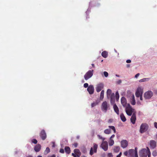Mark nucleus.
Listing matches in <instances>:
<instances>
[{
  "instance_id": "1",
  "label": "nucleus",
  "mask_w": 157,
  "mask_h": 157,
  "mask_svg": "<svg viewBox=\"0 0 157 157\" xmlns=\"http://www.w3.org/2000/svg\"><path fill=\"white\" fill-rule=\"evenodd\" d=\"M139 156L141 157H146L148 156V157H150L151 155V152L150 149L147 147L146 148H143L139 152Z\"/></svg>"
},
{
  "instance_id": "2",
  "label": "nucleus",
  "mask_w": 157,
  "mask_h": 157,
  "mask_svg": "<svg viewBox=\"0 0 157 157\" xmlns=\"http://www.w3.org/2000/svg\"><path fill=\"white\" fill-rule=\"evenodd\" d=\"M125 111L126 114L129 116H131L133 113H136V112L134 109H133L129 104H128L125 107Z\"/></svg>"
},
{
  "instance_id": "3",
  "label": "nucleus",
  "mask_w": 157,
  "mask_h": 157,
  "mask_svg": "<svg viewBox=\"0 0 157 157\" xmlns=\"http://www.w3.org/2000/svg\"><path fill=\"white\" fill-rule=\"evenodd\" d=\"M137 151L136 148L135 150L130 149L128 151H125L124 153V154L128 157H135V155Z\"/></svg>"
},
{
  "instance_id": "4",
  "label": "nucleus",
  "mask_w": 157,
  "mask_h": 157,
  "mask_svg": "<svg viewBox=\"0 0 157 157\" xmlns=\"http://www.w3.org/2000/svg\"><path fill=\"white\" fill-rule=\"evenodd\" d=\"M101 108L103 112L106 113L107 110L110 109V104L108 102L106 101H104L101 104Z\"/></svg>"
},
{
  "instance_id": "5",
  "label": "nucleus",
  "mask_w": 157,
  "mask_h": 157,
  "mask_svg": "<svg viewBox=\"0 0 157 157\" xmlns=\"http://www.w3.org/2000/svg\"><path fill=\"white\" fill-rule=\"evenodd\" d=\"M143 90V88L141 86H139L137 87L135 93V95L137 98H139L140 96L142 95Z\"/></svg>"
},
{
  "instance_id": "6",
  "label": "nucleus",
  "mask_w": 157,
  "mask_h": 157,
  "mask_svg": "<svg viewBox=\"0 0 157 157\" xmlns=\"http://www.w3.org/2000/svg\"><path fill=\"white\" fill-rule=\"evenodd\" d=\"M94 70H89L87 71L84 76V79L86 80H87L91 78L93 74Z\"/></svg>"
},
{
  "instance_id": "7",
  "label": "nucleus",
  "mask_w": 157,
  "mask_h": 157,
  "mask_svg": "<svg viewBox=\"0 0 157 157\" xmlns=\"http://www.w3.org/2000/svg\"><path fill=\"white\" fill-rule=\"evenodd\" d=\"M153 95V93L151 91H148L144 94V97L146 99H150Z\"/></svg>"
},
{
  "instance_id": "8",
  "label": "nucleus",
  "mask_w": 157,
  "mask_h": 157,
  "mask_svg": "<svg viewBox=\"0 0 157 157\" xmlns=\"http://www.w3.org/2000/svg\"><path fill=\"white\" fill-rule=\"evenodd\" d=\"M148 126L145 123L141 124L140 127V132L141 133H143L145 132L148 129Z\"/></svg>"
},
{
  "instance_id": "9",
  "label": "nucleus",
  "mask_w": 157,
  "mask_h": 157,
  "mask_svg": "<svg viewBox=\"0 0 157 157\" xmlns=\"http://www.w3.org/2000/svg\"><path fill=\"white\" fill-rule=\"evenodd\" d=\"M101 147L105 151H107L108 149V144L106 141H102L100 145Z\"/></svg>"
},
{
  "instance_id": "10",
  "label": "nucleus",
  "mask_w": 157,
  "mask_h": 157,
  "mask_svg": "<svg viewBox=\"0 0 157 157\" xmlns=\"http://www.w3.org/2000/svg\"><path fill=\"white\" fill-rule=\"evenodd\" d=\"M93 147H91L90 151V154L91 155H92L94 152L96 153L97 152V149L98 148V145L94 143Z\"/></svg>"
},
{
  "instance_id": "11",
  "label": "nucleus",
  "mask_w": 157,
  "mask_h": 157,
  "mask_svg": "<svg viewBox=\"0 0 157 157\" xmlns=\"http://www.w3.org/2000/svg\"><path fill=\"white\" fill-rule=\"evenodd\" d=\"M109 129H107L105 130L104 132L106 134H109L111 133V131L110 129L113 130L114 133L116 132V129L114 126H109Z\"/></svg>"
},
{
  "instance_id": "12",
  "label": "nucleus",
  "mask_w": 157,
  "mask_h": 157,
  "mask_svg": "<svg viewBox=\"0 0 157 157\" xmlns=\"http://www.w3.org/2000/svg\"><path fill=\"white\" fill-rule=\"evenodd\" d=\"M104 84L102 83H99L97 85L96 90L97 92H99L103 88Z\"/></svg>"
},
{
  "instance_id": "13",
  "label": "nucleus",
  "mask_w": 157,
  "mask_h": 157,
  "mask_svg": "<svg viewBox=\"0 0 157 157\" xmlns=\"http://www.w3.org/2000/svg\"><path fill=\"white\" fill-rule=\"evenodd\" d=\"M128 142L126 140H123L121 142V147L123 148H126L128 146Z\"/></svg>"
},
{
  "instance_id": "14",
  "label": "nucleus",
  "mask_w": 157,
  "mask_h": 157,
  "mask_svg": "<svg viewBox=\"0 0 157 157\" xmlns=\"http://www.w3.org/2000/svg\"><path fill=\"white\" fill-rule=\"evenodd\" d=\"M130 101L131 104L132 105H135L136 102L135 100V96L133 94H132L130 98Z\"/></svg>"
},
{
  "instance_id": "15",
  "label": "nucleus",
  "mask_w": 157,
  "mask_h": 157,
  "mask_svg": "<svg viewBox=\"0 0 157 157\" xmlns=\"http://www.w3.org/2000/svg\"><path fill=\"white\" fill-rule=\"evenodd\" d=\"M121 103L124 107H126L128 104L127 103V101L125 97H122L121 99Z\"/></svg>"
},
{
  "instance_id": "16",
  "label": "nucleus",
  "mask_w": 157,
  "mask_h": 157,
  "mask_svg": "<svg viewBox=\"0 0 157 157\" xmlns=\"http://www.w3.org/2000/svg\"><path fill=\"white\" fill-rule=\"evenodd\" d=\"M87 90L88 91L89 93L91 94L94 93V87L93 85H90L88 87Z\"/></svg>"
},
{
  "instance_id": "17",
  "label": "nucleus",
  "mask_w": 157,
  "mask_h": 157,
  "mask_svg": "<svg viewBox=\"0 0 157 157\" xmlns=\"http://www.w3.org/2000/svg\"><path fill=\"white\" fill-rule=\"evenodd\" d=\"M156 143L155 141L152 140L150 141V147L152 148H154L156 146Z\"/></svg>"
},
{
  "instance_id": "18",
  "label": "nucleus",
  "mask_w": 157,
  "mask_h": 157,
  "mask_svg": "<svg viewBox=\"0 0 157 157\" xmlns=\"http://www.w3.org/2000/svg\"><path fill=\"white\" fill-rule=\"evenodd\" d=\"M110 98V102L111 104H113L115 102V94L112 93L109 97Z\"/></svg>"
},
{
  "instance_id": "19",
  "label": "nucleus",
  "mask_w": 157,
  "mask_h": 157,
  "mask_svg": "<svg viewBox=\"0 0 157 157\" xmlns=\"http://www.w3.org/2000/svg\"><path fill=\"white\" fill-rule=\"evenodd\" d=\"M131 122L134 124L135 123L136 120V113H133L130 119Z\"/></svg>"
},
{
  "instance_id": "20",
  "label": "nucleus",
  "mask_w": 157,
  "mask_h": 157,
  "mask_svg": "<svg viewBox=\"0 0 157 157\" xmlns=\"http://www.w3.org/2000/svg\"><path fill=\"white\" fill-rule=\"evenodd\" d=\"M40 136L43 140H45L46 137V134L44 130H42L40 134Z\"/></svg>"
},
{
  "instance_id": "21",
  "label": "nucleus",
  "mask_w": 157,
  "mask_h": 157,
  "mask_svg": "<svg viewBox=\"0 0 157 157\" xmlns=\"http://www.w3.org/2000/svg\"><path fill=\"white\" fill-rule=\"evenodd\" d=\"M113 105V108L115 112L117 113V114L119 115V109L118 107L117 106L116 104H114V103Z\"/></svg>"
},
{
  "instance_id": "22",
  "label": "nucleus",
  "mask_w": 157,
  "mask_h": 157,
  "mask_svg": "<svg viewBox=\"0 0 157 157\" xmlns=\"http://www.w3.org/2000/svg\"><path fill=\"white\" fill-rule=\"evenodd\" d=\"M41 149V145L40 144H37L34 147V150L36 152L39 151Z\"/></svg>"
},
{
  "instance_id": "23",
  "label": "nucleus",
  "mask_w": 157,
  "mask_h": 157,
  "mask_svg": "<svg viewBox=\"0 0 157 157\" xmlns=\"http://www.w3.org/2000/svg\"><path fill=\"white\" fill-rule=\"evenodd\" d=\"M106 94L107 98H109L110 95L112 94L111 90L110 89H108L107 91Z\"/></svg>"
},
{
  "instance_id": "24",
  "label": "nucleus",
  "mask_w": 157,
  "mask_h": 157,
  "mask_svg": "<svg viewBox=\"0 0 157 157\" xmlns=\"http://www.w3.org/2000/svg\"><path fill=\"white\" fill-rule=\"evenodd\" d=\"M120 117L121 118V119L123 121V122H125L126 121V119L124 115V114L123 113L121 114L120 115Z\"/></svg>"
},
{
  "instance_id": "25",
  "label": "nucleus",
  "mask_w": 157,
  "mask_h": 157,
  "mask_svg": "<svg viewBox=\"0 0 157 157\" xmlns=\"http://www.w3.org/2000/svg\"><path fill=\"white\" fill-rule=\"evenodd\" d=\"M102 56L104 58H106L107 57L108 53L105 51H104L101 53Z\"/></svg>"
},
{
  "instance_id": "26",
  "label": "nucleus",
  "mask_w": 157,
  "mask_h": 157,
  "mask_svg": "<svg viewBox=\"0 0 157 157\" xmlns=\"http://www.w3.org/2000/svg\"><path fill=\"white\" fill-rule=\"evenodd\" d=\"M99 102V101H96L92 103L91 105V106L92 107H94L96 106V105H98Z\"/></svg>"
},
{
  "instance_id": "27",
  "label": "nucleus",
  "mask_w": 157,
  "mask_h": 157,
  "mask_svg": "<svg viewBox=\"0 0 157 157\" xmlns=\"http://www.w3.org/2000/svg\"><path fill=\"white\" fill-rule=\"evenodd\" d=\"M104 90H102L101 93L100 95V99L101 100H102L103 99L104 96Z\"/></svg>"
},
{
  "instance_id": "28",
  "label": "nucleus",
  "mask_w": 157,
  "mask_h": 157,
  "mask_svg": "<svg viewBox=\"0 0 157 157\" xmlns=\"http://www.w3.org/2000/svg\"><path fill=\"white\" fill-rule=\"evenodd\" d=\"M114 141L113 139H109V146H112L114 144Z\"/></svg>"
},
{
  "instance_id": "29",
  "label": "nucleus",
  "mask_w": 157,
  "mask_h": 157,
  "mask_svg": "<svg viewBox=\"0 0 157 157\" xmlns=\"http://www.w3.org/2000/svg\"><path fill=\"white\" fill-rule=\"evenodd\" d=\"M65 151L67 154H69L70 152V149L69 147H66L65 148Z\"/></svg>"
},
{
  "instance_id": "30",
  "label": "nucleus",
  "mask_w": 157,
  "mask_h": 157,
  "mask_svg": "<svg viewBox=\"0 0 157 157\" xmlns=\"http://www.w3.org/2000/svg\"><path fill=\"white\" fill-rule=\"evenodd\" d=\"M150 80L149 78H145L141 79L139 80L140 82H142L148 81Z\"/></svg>"
},
{
  "instance_id": "31",
  "label": "nucleus",
  "mask_w": 157,
  "mask_h": 157,
  "mask_svg": "<svg viewBox=\"0 0 157 157\" xmlns=\"http://www.w3.org/2000/svg\"><path fill=\"white\" fill-rule=\"evenodd\" d=\"M120 147L119 146H116L114 147L113 150L115 152H118L120 150Z\"/></svg>"
},
{
  "instance_id": "32",
  "label": "nucleus",
  "mask_w": 157,
  "mask_h": 157,
  "mask_svg": "<svg viewBox=\"0 0 157 157\" xmlns=\"http://www.w3.org/2000/svg\"><path fill=\"white\" fill-rule=\"evenodd\" d=\"M50 151V150L49 147H47L46 148L45 150L44 151V154H47Z\"/></svg>"
},
{
  "instance_id": "33",
  "label": "nucleus",
  "mask_w": 157,
  "mask_h": 157,
  "mask_svg": "<svg viewBox=\"0 0 157 157\" xmlns=\"http://www.w3.org/2000/svg\"><path fill=\"white\" fill-rule=\"evenodd\" d=\"M97 136L98 137V138L99 139L102 140V141H104V140L105 139V138L103 137L102 136H100L99 135H98Z\"/></svg>"
},
{
  "instance_id": "34",
  "label": "nucleus",
  "mask_w": 157,
  "mask_h": 157,
  "mask_svg": "<svg viewBox=\"0 0 157 157\" xmlns=\"http://www.w3.org/2000/svg\"><path fill=\"white\" fill-rule=\"evenodd\" d=\"M74 152L75 154H78L79 153H81L79 149H75L74 150Z\"/></svg>"
},
{
  "instance_id": "35",
  "label": "nucleus",
  "mask_w": 157,
  "mask_h": 157,
  "mask_svg": "<svg viewBox=\"0 0 157 157\" xmlns=\"http://www.w3.org/2000/svg\"><path fill=\"white\" fill-rule=\"evenodd\" d=\"M152 155L154 157H155L157 156V152L155 151H154L152 153Z\"/></svg>"
},
{
  "instance_id": "36",
  "label": "nucleus",
  "mask_w": 157,
  "mask_h": 157,
  "mask_svg": "<svg viewBox=\"0 0 157 157\" xmlns=\"http://www.w3.org/2000/svg\"><path fill=\"white\" fill-rule=\"evenodd\" d=\"M116 99L118 100L119 98V95L118 92H117L116 93Z\"/></svg>"
},
{
  "instance_id": "37",
  "label": "nucleus",
  "mask_w": 157,
  "mask_h": 157,
  "mask_svg": "<svg viewBox=\"0 0 157 157\" xmlns=\"http://www.w3.org/2000/svg\"><path fill=\"white\" fill-rule=\"evenodd\" d=\"M103 73L105 76V77H107L108 76L109 74L107 72L105 71Z\"/></svg>"
},
{
  "instance_id": "38",
  "label": "nucleus",
  "mask_w": 157,
  "mask_h": 157,
  "mask_svg": "<svg viewBox=\"0 0 157 157\" xmlns=\"http://www.w3.org/2000/svg\"><path fill=\"white\" fill-rule=\"evenodd\" d=\"M32 142L33 143L35 144H36L37 143V141L36 140L34 139L32 140Z\"/></svg>"
},
{
  "instance_id": "39",
  "label": "nucleus",
  "mask_w": 157,
  "mask_h": 157,
  "mask_svg": "<svg viewBox=\"0 0 157 157\" xmlns=\"http://www.w3.org/2000/svg\"><path fill=\"white\" fill-rule=\"evenodd\" d=\"M84 87L85 88H87L88 87V84L87 83H85L84 84Z\"/></svg>"
},
{
  "instance_id": "40",
  "label": "nucleus",
  "mask_w": 157,
  "mask_h": 157,
  "mask_svg": "<svg viewBox=\"0 0 157 157\" xmlns=\"http://www.w3.org/2000/svg\"><path fill=\"white\" fill-rule=\"evenodd\" d=\"M78 145L77 143H75L73 144V146L75 147H76Z\"/></svg>"
},
{
  "instance_id": "41",
  "label": "nucleus",
  "mask_w": 157,
  "mask_h": 157,
  "mask_svg": "<svg viewBox=\"0 0 157 157\" xmlns=\"http://www.w3.org/2000/svg\"><path fill=\"white\" fill-rule=\"evenodd\" d=\"M140 74L139 73H137L135 75V78H137L140 75Z\"/></svg>"
},
{
  "instance_id": "42",
  "label": "nucleus",
  "mask_w": 157,
  "mask_h": 157,
  "mask_svg": "<svg viewBox=\"0 0 157 157\" xmlns=\"http://www.w3.org/2000/svg\"><path fill=\"white\" fill-rule=\"evenodd\" d=\"M154 126L155 127L157 128V122H155L154 123Z\"/></svg>"
},
{
  "instance_id": "43",
  "label": "nucleus",
  "mask_w": 157,
  "mask_h": 157,
  "mask_svg": "<svg viewBox=\"0 0 157 157\" xmlns=\"http://www.w3.org/2000/svg\"><path fill=\"white\" fill-rule=\"evenodd\" d=\"M76 155L77 157H79L81 155V153H79L78 154H76Z\"/></svg>"
},
{
  "instance_id": "44",
  "label": "nucleus",
  "mask_w": 157,
  "mask_h": 157,
  "mask_svg": "<svg viewBox=\"0 0 157 157\" xmlns=\"http://www.w3.org/2000/svg\"><path fill=\"white\" fill-rule=\"evenodd\" d=\"M59 152L62 153H63L64 152V150L63 149H61L60 150Z\"/></svg>"
},
{
  "instance_id": "45",
  "label": "nucleus",
  "mask_w": 157,
  "mask_h": 157,
  "mask_svg": "<svg viewBox=\"0 0 157 157\" xmlns=\"http://www.w3.org/2000/svg\"><path fill=\"white\" fill-rule=\"evenodd\" d=\"M131 62V60L130 59H128L126 60V62L127 63H130Z\"/></svg>"
},
{
  "instance_id": "46",
  "label": "nucleus",
  "mask_w": 157,
  "mask_h": 157,
  "mask_svg": "<svg viewBox=\"0 0 157 157\" xmlns=\"http://www.w3.org/2000/svg\"><path fill=\"white\" fill-rule=\"evenodd\" d=\"M122 154V153L120 152L119 154L117 155V157H121V155Z\"/></svg>"
},
{
  "instance_id": "47",
  "label": "nucleus",
  "mask_w": 157,
  "mask_h": 157,
  "mask_svg": "<svg viewBox=\"0 0 157 157\" xmlns=\"http://www.w3.org/2000/svg\"><path fill=\"white\" fill-rule=\"evenodd\" d=\"M115 137V135L114 134L111 137H110V138L109 139H112L113 138H114V137Z\"/></svg>"
},
{
  "instance_id": "48",
  "label": "nucleus",
  "mask_w": 157,
  "mask_h": 157,
  "mask_svg": "<svg viewBox=\"0 0 157 157\" xmlns=\"http://www.w3.org/2000/svg\"><path fill=\"white\" fill-rule=\"evenodd\" d=\"M142 95H141V96H140L139 97H140V99L141 101L143 100V98H142Z\"/></svg>"
},
{
  "instance_id": "49",
  "label": "nucleus",
  "mask_w": 157,
  "mask_h": 157,
  "mask_svg": "<svg viewBox=\"0 0 157 157\" xmlns=\"http://www.w3.org/2000/svg\"><path fill=\"white\" fill-rule=\"evenodd\" d=\"M135 157H138L137 152H136V154L135 155Z\"/></svg>"
},
{
  "instance_id": "50",
  "label": "nucleus",
  "mask_w": 157,
  "mask_h": 157,
  "mask_svg": "<svg viewBox=\"0 0 157 157\" xmlns=\"http://www.w3.org/2000/svg\"><path fill=\"white\" fill-rule=\"evenodd\" d=\"M48 157H56V156L55 155H52L49 156Z\"/></svg>"
},
{
  "instance_id": "51",
  "label": "nucleus",
  "mask_w": 157,
  "mask_h": 157,
  "mask_svg": "<svg viewBox=\"0 0 157 157\" xmlns=\"http://www.w3.org/2000/svg\"><path fill=\"white\" fill-rule=\"evenodd\" d=\"M72 155L74 157L76 155V154H75V153H72Z\"/></svg>"
},
{
  "instance_id": "52",
  "label": "nucleus",
  "mask_w": 157,
  "mask_h": 157,
  "mask_svg": "<svg viewBox=\"0 0 157 157\" xmlns=\"http://www.w3.org/2000/svg\"><path fill=\"white\" fill-rule=\"evenodd\" d=\"M26 157H33L31 155H29L27 156Z\"/></svg>"
},
{
  "instance_id": "53",
  "label": "nucleus",
  "mask_w": 157,
  "mask_h": 157,
  "mask_svg": "<svg viewBox=\"0 0 157 157\" xmlns=\"http://www.w3.org/2000/svg\"><path fill=\"white\" fill-rule=\"evenodd\" d=\"M52 144H53V145H52V147H55L54 143V142H52Z\"/></svg>"
},
{
  "instance_id": "54",
  "label": "nucleus",
  "mask_w": 157,
  "mask_h": 157,
  "mask_svg": "<svg viewBox=\"0 0 157 157\" xmlns=\"http://www.w3.org/2000/svg\"><path fill=\"white\" fill-rule=\"evenodd\" d=\"M127 67H130V65H129V64H127Z\"/></svg>"
},
{
  "instance_id": "55",
  "label": "nucleus",
  "mask_w": 157,
  "mask_h": 157,
  "mask_svg": "<svg viewBox=\"0 0 157 157\" xmlns=\"http://www.w3.org/2000/svg\"><path fill=\"white\" fill-rule=\"evenodd\" d=\"M116 75V76H117V77H119V75Z\"/></svg>"
},
{
  "instance_id": "56",
  "label": "nucleus",
  "mask_w": 157,
  "mask_h": 157,
  "mask_svg": "<svg viewBox=\"0 0 157 157\" xmlns=\"http://www.w3.org/2000/svg\"><path fill=\"white\" fill-rule=\"evenodd\" d=\"M92 66H93V67H94V64H92Z\"/></svg>"
},
{
  "instance_id": "57",
  "label": "nucleus",
  "mask_w": 157,
  "mask_h": 157,
  "mask_svg": "<svg viewBox=\"0 0 157 157\" xmlns=\"http://www.w3.org/2000/svg\"><path fill=\"white\" fill-rule=\"evenodd\" d=\"M37 157H42L40 155H39Z\"/></svg>"
},
{
  "instance_id": "58",
  "label": "nucleus",
  "mask_w": 157,
  "mask_h": 157,
  "mask_svg": "<svg viewBox=\"0 0 157 157\" xmlns=\"http://www.w3.org/2000/svg\"><path fill=\"white\" fill-rule=\"evenodd\" d=\"M81 157H86V156H81Z\"/></svg>"
},
{
  "instance_id": "59",
  "label": "nucleus",
  "mask_w": 157,
  "mask_h": 157,
  "mask_svg": "<svg viewBox=\"0 0 157 157\" xmlns=\"http://www.w3.org/2000/svg\"><path fill=\"white\" fill-rule=\"evenodd\" d=\"M114 51H115V52H117L116 50L115 49H114Z\"/></svg>"
},
{
  "instance_id": "60",
  "label": "nucleus",
  "mask_w": 157,
  "mask_h": 157,
  "mask_svg": "<svg viewBox=\"0 0 157 157\" xmlns=\"http://www.w3.org/2000/svg\"><path fill=\"white\" fill-rule=\"evenodd\" d=\"M74 157H77V156H76V155H75Z\"/></svg>"
},
{
  "instance_id": "61",
  "label": "nucleus",
  "mask_w": 157,
  "mask_h": 157,
  "mask_svg": "<svg viewBox=\"0 0 157 157\" xmlns=\"http://www.w3.org/2000/svg\"><path fill=\"white\" fill-rule=\"evenodd\" d=\"M121 80L119 81V82H121Z\"/></svg>"
},
{
  "instance_id": "62",
  "label": "nucleus",
  "mask_w": 157,
  "mask_h": 157,
  "mask_svg": "<svg viewBox=\"0 0 157 157\" xmlns=\"http://www.w3.org/2000/svg\"><path fill=\"white\" fill-rule=\"evenodd\" d=\"M121 80L119 81V82H121Z\"/></svg>"
},
{
  "instance_id": "63",
  "label": "nucleus",
  "mask_w": 157,
  "mask_h": 157,
  "mask_svg": "<svg viewBox=\"0 0 157 157\" xmlns=\"http://www.w3.org/2000/svg\"><path fill=\"white\" fill-rule=\"evenodd\" d=\"M77 137V138H78H78H79V137L78 136Z\"/></svg>"
},
{
  "instance_id": "64",
  "label": "nucleus",
  "mask_w": 157,
  "mask_h": 157,
  "mask_svg": "<svg viewBox=\"0 0 157 157\" xmlns=\"http://www.w3.org/2000/svg\"><path fill=\"white\" fill-rule=\"evenodd\" d=\"M137 104H139V103L138 102H137Z\"/></svg>"
}]
</instances>
